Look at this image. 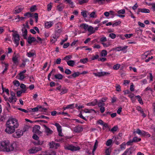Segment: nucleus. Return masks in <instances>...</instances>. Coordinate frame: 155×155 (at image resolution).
Segmentation results:
<instances>
[{
	"label": "nucleus",
	"instance_id": "f257e3e1",
	"mask_svg": "<svg viewBox=\"0 0 155 155\" xmlns=\"http://www.w3.org/2000/svg\"><path fill=\"white\" fill-rule=\"evenodd\" d=\"M14 150L13 144L10 143L8 140L0 141V151L9 152Z\"/></svg>",
	"mask_w": 155,
	"mask_h": 155
},
{
	"label": "nucleus",
	"instance_id": "f03ea898",
	"mask_svg": "<svg viewBox=\"0 0 155 155\" xmlns=\"http://www.w3.org/2000/svg\"><path fill=\"white\" fill-rule=\"evenodd\" d=\"M6 124L12 126L16 128L18 127L19 126L17 120L13 117L10 118L7 121Z\"/></svg>",
	"mask_w": 155,
	"mask_h": 155
},
{
	"label": "nucleus",
	"instance_id": "7ed1b4c3",
	"mask_svg": "<svg viewBox=\"0 0 155 155\" xmlns=\"http://www.w3.org/2000/svg\"><path fill=\"white\" fill-rule=\"evenodd\" d=\"M65 149L72 151H76L79 150L81 148L79 146H74L72 145H68L64 146Z\"/></svg>",
	"mask_w": 155,
	"mask_h": 155
},
{
	"label": "nucleus",
	"instance_id": "20e7f679",
	"mask_svg": "<svg viewBox=\"0 0 155 155\" xmlns=\"http://www.w3.org/2000/svg\"><path fill=\"white\" fill-rule=\"evenodd\" d=\"M6 128L5 130V132L8 134H12L14 133L16 128L12 126L6 124Z\"/></svg>",
	"mask_w": 155,
	"mask_h": 155
},
{
	"label": "nucleus",
	"instance_id": "39448f33",
	"mask_svg": "<svg viewBox=\"0 0 155 155\" xmlns=\"http://www.w3.org/2000/svg\"><path fill=\"white\" fill-rule=\"evenodd\" d=\"M4 97L6 101L8 100V101L11 103H15L16 102L17 100V99L15 96V94L13 92H12L11 93V97H9V99L5 96H4Z\"/></svg>",
	"mask_w": 155,
	"mask_h": 155
},
{
	"label": "nucleus",
	"instance_id": "423d86ee",
	"mask_svg": "<svg viewBox=\"0 0 155 155\" xmlns=\"http://www.w3.org/2000/svg\"><path fill=\"white\" fill-rule=\"evenodd\" d=\"M13 40L15 43L18 46L20 40L19 36L16 32L13 33L12 34Z\"/></svg>",
	"mask_w": 155,
	"mask_h": 155
},
{
	"label": "nucleus",
	"instance_id": "0eeeda50",
	"mask_svg": "<svg viewBox=\"0 0 155 155\" xmlns=\"http://www.w3.org/2000/svg\"><path fill=\"white\" fill-rule=\"evenodd\" d=\"M20 59V56L18 54H14L12 57V61L15 64H18Z\"/></svg>",
	"mask_w": 155,
	"mask_h": 155
},
{
	"label": "nucleus",
	"instance_id": "6e6552de",
	"mask_svg": "<svg viewBox=\"0 0 155 155\" xmlns=\"http://www.w3.org/2000/svg\"><path fill=\"white\" fill-rule=\"evenodd\" d=\"M135 133L140 135L147 136L148 137H150V134L147 132H146L144 131H141L139 129H137L136 131L134 132V134Z\"/></svg>",
	"mask_w": 155,
	"mask_h": 155
},
{
	"label": "nucleus",
	"instance_id": "1a4fd4ad",
	"mask_svg": "<svg viewBox=\"0 0 155 155\" xmlns=\"http://www.w3.org/2000/svg\"><path fill=\"white\" fill-rule=\"evenodd\" d=\"M23 134V131L20 129H18L15 134H13V136L14 137L19 138Z\"/></svg>",
	"mask_w": 155,
	"mask_h": 155
},
{
	"label": "nucleus",
	"instance_id": "9d476101",
	"mask_svg": "<svg viewBox=\"0 0 155 155\" xmlns=\"http://www.w3.org/2000/svg\"><path fill=\"white\" fill-rule=\"evenodd\" d=\"M41 150V147H33L28 150L30 153H34Z\"/></svg>",
	"mask_w": 155,
	"mask_h": 155
},
{
	"label": "nucleus",
	"instance_id": "9b49d317",
	"mask_svg": "<svg viewBox=\"0 0 155 155\" xmlns=\"http://www.w3.org/2000/svg\"><path fill=\"white\" fill-rule=\"evenodd\" d=\"M24 9V7L22 6H18L16 7L13 10V13L17 14L20 12Z\"/></svg>",
	"mask_w": 155,
	"mask_h": 155
},
{
	"label": "nucleus",
	"instance_id": "f8f14e48",
	"mask_svg": "<svg viewBox=\"0 0 155 155\" xmlns=\"http://www.w3.org/2000/svg\"><path fill=\"white\" fill-rule=\"evenodd\" d=\"M110 73L108 72H99L97 73H94L93 74L96 76H98L99 77L104 76L105 75L109 74Z\"/></svg>",
	"mask_w": 155,
	"mask_h": 155
},
{
	"label": "nucleus",
	"instance_id": "ddd939ff",
	"mask_svg": "<svg viewBox=\"0 0 155 155\" xmlns=\"http://www.w3.org/2000/svg\"><path fill=\"white\" fill-rule=\"evenodd\" d=\"M56 127L58 131V135L60 136H63V134L62 133V129L61 126L58 123H56L54 125Z\"/></svg>",
	"mask_w": 155,
	"mask_h": 155
},
{
	"label": "nucleus",
	"instance_id": "4468645a",
	"mask_svg": "<svg viewBox=\"0 0 155 155\" xmlns=\"http://www.w3.org/2000/svg\"><path fill=\"white\" fill-rule=\"evenodd\" d=\"M49 146L51 148H54L57 149L59 147L60 145L58 143H56L53 141H52L49 143Z\"/></svg>",
	"mask_w": 155,
	"mask_h": 155
},
{
	"label": "nucleus",
	"instance_id": "2eb2a0df",
	"mask_svg": "<svg viewBox=\"0 0 155 155\" xmlns=\"http://www.w3.org/2000/svg\"><path fill=\"white\" fill-rule=\"evenodd\" d=\"M54 24L53 21H46L45 23V27L47 28H49L52 26Z\"/></svg>",
	"mask_w": 155,
	"mask_h": 155
},
{
	"label": "nucleus",
	"instance_id": "dca6fc26",
	"mask_svg": "<svg viewBox=\"0 0 155 155\" xmlns=\"http://www.w3.org/2000/svg\"><path fill=\"white\" fill-rule=\"evenodd\" d=\"M43 126L44 127L45 131L47 135H49L52 133L53 131L46 126L44 125Z\"/></svg>",
	"mask_w": 155,
	"mask_h": 155
},
{
	"label": "nucleus",
	"instance_id": "f3484780",
	"mask_svg": "<svg viewBox=\"0 0 155 155\" xmlns=\"http://www.w3.org/2000/svg\"><path fill=\"white\" fill-rule=\"evenodd\" d=\"M40 128V127L39 125H35L33 128V132L35 133H38L39 130Z\"/></svg>",
	"mask_w": 155,
	"mask_h": 155
},
{
	"label": "nucleus",
	"instance_id": "a211bd4d",
	"mask_svg": "<svg viewBox=\"0 0 155 155\" xmlns=\"http://www.w3.org/2000/svg\"><path fill=\"white\" fill-rule=\"evenodd\" d=\"M98 103L97 100V99H95L93 101L90 102L87 104L88 106H94L96 105Z\"/></svg>",
	"mask_w": 155,
	"mask_h": 155
},
{
	"label": "nucleus",
	"instance_id": "6ab92c4d",
	"mask_svg": "<svg viewBox=\"0 0 155 155\" xmlns=\"http://www.w3.org/2000/svg\"><path fill=\"white\" fill-rule=\"evenodd\" d=\"M83 130L82 128L79 126L75 127L74 129V130L75 132L79 133Z\"/></svg>",
	"mask_w": 155,
	"mask_h": 155
},
{
	"label": "nucleus",
	"instance_id": "aec40b11",
	"mask_svg": "<svg viewBox=\"0 0 155 155\" xmlns=\"http://www.w3.org/2000/svg\"><path fill=\"white\" fill-rule=\"evenodd\" d=\"M87 30L90 33V34L94 33V28L91 26L88 25Z\"/></svg>",
	"mask_w": 155,
	"mask_h": 155
},
{
	"label": "nucleus",
	"instance_id": "412c9836",
	"mask_svg": "<svg viewBox=\"0 0 155 155\" xmlns=\"http://www.w3.org/2000/svg\"><path fill=\"white\" fill-rule=\"evenodd\" d=\"M67 64L68 65L71 67H73L75 65V61H74L71 60L67 61Z\"/></svg>",
	"mask_w": 155,
	"mask_h": 155
},
{
	"label": "nucleus",
	"instance_id": "4be33fe9",
	"mask_svg": "<svg viewBox=\"0 0 155 155\" xmlns=\"http://www.w3.org/2000/svg\"><path fill=\"white\" fill-rule=\"evenodd\" d=\"M23 37L25 38H26L27 34V30L25 28H23L22 29Z\"/></svg>",
	"mask_w": 155,
	"mask_h": 155
},
{
	"label": "nucleus",
	"instance_id": "5701e85b",
	"mask_svg": "<svg viewBox=\"0 0 155 155\" xmlns=\"http://www.w3.org/2000/svg\"><path fill=\"white\" fill-rule=\"evenodd\" d=\"M88 25L86 24L83 23L80 25V28L81 29H84L85 31H87Z\"/></svg>",
	"mask_w": 155,
	"mask_h": 155
},
{
	"label": "nucleus",
	"instance_id": "b1692460",
	"mask_svg": "<svg viewBox=\"0 0 155 155\" xmlns=\"http://www.w3.org/2000/svg\"><path fill=\"white\" fill-rule=\"evenodd\" d=\"M127 48V46H125L124 47L119 46L116 48H115V50L117 51H124L125 49H126Z\"/></svg>",
	"mask_w": 155,
	"mask_h": 155
},
{
	"label": "nucleus",
	"instance_id": "393cba45",
	"mask_svg": "<svg viewBox=\"0 0 155 155\" xmlns=\"http://www.w3.org/2000/svg\"><path fill=\"white\" fill-rule=\"evenodd\" d=\"M35 54V51H31L28 52H27L26 55L28 57L30 58L33 56Z\"/></svg>",
	"mask_w": 155,
	"mask_h": 155
},
{
	"label": "nucleus",
	"instance_id": "a878e982",
	"mask_svg": "<svg viewBox=\"0 0 155 155\" xmlns=\"http://www.w3.org/2000/svg\"><path fill=\"white\" fill-rule=\"evenodd\" d=\"M64 1L66 2L71 8H73L74 7V3L72 1V0H64Z\"/></svg>",
	"mask_w": 155,
	"mask_h": 155
},
{
	"label": "nucleus",
	"instance_id": "bb28decb",
	"mask_svg": "<svg viewBox=\"0 0 155 155\" xmlns=\"http://www.w3.org/2000/svg\"><path fill=\"white\" fill-rule=\"evenodd\" d=\"M35 41V38L33 37H29L28 39V42L29 44H31Z\"/></svg>",
	"mask_w": 155,
	"mask_h": 155
},
{
	"label": "nucleus",
	"instance_id": "cd10ccee",
	"mask_svg": "<svg viewBox=\"0 0 155 155\" xmlns=\"http://www.w3.org/2000/svg\"><path fill=\"white\" fill-rule=\"evenodd\" d=\"M100 41L101 44H102V43H105L107 41V38L105 36H103L101 37L100 38Z\"/></svg>",
	"mask_w": 155,
	"mask_h": 155
},
{
	"label": "nucleus",
	"instance_id": "c85d7f7f",
	"mask_svg": "<svg viewBox=\"0 0 155 155\" xmlns=\"http://www.w3.org/2000/svg\"><path fill=\"white\" fill-rule=\"evenodd\" d=\"M121 21L120 20H116L114 21V23L112 24V26L114 27L117 26L121 23Z\"/></svg>",
	"mask_w": 155,
	"mask_h": 155
},
{
	"label": "nucleus",
	"instance_id": "c756f323",
	"mask_svg": "<svg viewBox=\"0 0 155 155\" xmlns=\"http://www.w3.org/2000/svg\"><path fill=\"white\" fill-rule=\"evenodd\" d=\"M100 54L101 57H105L107 54V52L106 50H104L101 51Z\"/></svg>",
	"mask_w": 155,
	"mask_h": 155
},
{
	"label": "nucleus",
	"instance_id": "7c9ffc66",
	"mask_svg": "<svg viewBox=\"0 0 155 155\" xmlns=\"http://www.w3.org/2000/svg\"><path fill=\"white\" fill-rule=\"evenodd\" d=\"M103 47L104 48H107L111 45L110 42L109 41L102 43Z\"/></svg>",
	"mask_w": 155,
	"mask_h": 155
},
{
	"label": "nucleus",
	"instance_id": "2f4dec72",
	"mask_svg": "<svg viewBox=\"0 0 155 155\" xmlns=\"http://www.w3.org/2000/svg\"><path fill=\"white\" fill-rule=\"evenodd\" d=\"M42 107L41 106H38L37 107L31 109V111L33 112H37L39 110V109H42Z\"/></svg>",
	"mask_w": 155,
	"mask_h": 155
},
{
	"label": "nucleus",
	"instance_id": "473e14b6",
	"mask_svg": "<svg viewBox=\"0 0 155 155\" xmlns=\"http://www.w3.org/2000/svg\"><path fill=\"white\" fill-rule=\"evenodd\" d=\"M3 67H5L4 70L3 71L4 72L6 71L8 68V63H4L3 65Z\"/></svg>",
	"mask_w": 155,
	"mask_h": 155
},
{
	"label": "nucleus",
	"instance_id": "72a5a7b5",
	"mask_svg": "<svg viewBox=\"0 0 155 155\" xmlns=\"http://www.w3.org/2000/svg\"><path fill=\"white\" fill-rule=\"evenodd\" d=\"M20 87L22 89V92L25 93L27 90L26 88V86L24 84H21L20 85Z\"/></svg>",
	"mask_w": 155,
	"mask_h": 155
},
{
	"label": "nucleus",
	"instance_id": "f704fd0d",
	"mask_svg": "<svg viewBox=\"0 0 155 155\" xmlns=\"http://www.w3.org/2000/svg\"><path fill=\"white\" fill-rule=\"evenodd\" d=\"M57 38L58 37L56 36L55 34L53 35L51 41L53 43H55L57 41Z\"/></svg>",
	"mask_w": 155,
	"mask_h": 155
},
{
	"label": "nucleus",
	"instance_id": "c9c22d12",
	"mask_svg": "<svg viewBox=\"0 0 155 155\" xmlns=\"http://www.w3.org/2000/svg\"><path fill=\"white\" fill-rule=\"evenodd\" d=\"M98 145V142L97 140H96L94 145V148L92 151L93 155H94V152L97 148Z\"/></svg>",
	"mask_w": 155,
	"mask_h": 155
},
{
	"label": "nucleus",
	"instance_id": "e433bc0d",
	"mask_svg": "<svg viewBox=\"0 0 155 155\" xmlns=\"http://www.w3.org/2000/svg\"><path fill=\"white\" fill-rule=\"evenodd\" d=\"M55 78L58 79H61L63 78V75L61 74H58L54 75Z\"/></svg>",
	"mask_w": 155,
	"mask_h": 155
},
{
	"label": "nucleus",
	"instance_id": "4c0bfd02",
	"mask_svg": "<svg viewBox=\"0 0 155 155\" xmlns=\"http://www.w3.org/2000/svg\"><path fill=\"white\" fill-rule=\"evenodd\" d=\"M135 97L137 98V99L138 101H139V103L140 104H143V102L142 100V99L140 97V96L139 95H137Z\"/></svg>",
	"mask_w": 155,
	"mask_h": 155
},
{
	"label": "nucleus",
	"instance_id": "58836bf2",
	"mask_svg": "<svg viewBox=\"0 0 155 155\" xmlns=\"http://www.w3.org/2000/svg\"><path fill=\"white\" fill-rule=\"evenodd\" d=\"M88 61V59L87 58L84 59H81L80 60V62L83 64H85Z\"/></svg>",
	"mask_w": 155,
	"mask_h": 155
},
{
	"label": "nucleus",
	"instance_id": "ea45409f",
	"mask_svg": "<svg viewBox=\"0 0 155 155\" xmlns=\"http://www.w3.org/2000/svg\"><path fill=\"white\" fill-rule=\"evenodd\" d=\"M2 89L3 92H5L7 95H9V90H8V89H6L5 88H4L2 84Z\"/></svg>",
	"mask_w": 155,
	"mask_h": 155
},
{
	"label": "nucleus",
	"instance_id": "a19ab883",
	"mask_svg": "<svg viewBox=\"0 0 155 155\" xmlns=\"http://www.w3.org/2000/svg\"><path fill=\"white\" fill-rule=\"evenodd\" d=\"M90 16L91 18H96L97 17V15L96 12H92L90 15Z\"/></svg>",
	"mask_w": 155,
	"mask_h": 155
},
{
	"label": "nucleus",
	"instance_id": "79ce46f5",
	"mask_svg": "<svg viewBox=\"0 0 155 155\" xmlns=\"http://www.w3.org/2000/svg\"><path fill=\"white\" fill-rule=\"evenodd\" d=\"M125 13V10L124 9H122L117 11V14H124Z\"/></svg>",
	"mask_w": 155,
	"mask_h": 155
},
{
	"label": "nucleus",
	"instance_id": "37998d69",
	"mask_svg": "<svg viewBox=\"0 0 155 155\" xmlns=\"http://www.w3.org/2000/svg\"><path fill=\"white\" fill-rule=\"evenodd\" d=\"M52 3L51 2L47 6V10L49 12L50 11L52 7Z\"/></svg>",
	"mask_w": 155,
	"mask_h": 155
},
{
	"label": "nucleus",
	"instance_id": "c03bdc74",
	"mask_svg": "<svg viewBox=\"0 0 155 155\" xmlns=\"http://www.w3.org/2000/svg\"><path fill=\"white\" fill-rule=\"evenodd\" d=\"M120 64H117L114 65L113 68L115 70H117L119 69L120 67Z\"/></svg>",
	"mask_w": 155,
	"mask_h": 155
},
{
	"label": "nucleus",
	"instance_id": "a18cd8bd",
	"mask_svg": "<svg viewBox=\"0 0 155 155\" xmlns=\"http://www.w3.org/2000/svg\"><path fill=\"white\" fill-rule=\"evenodd\" d=\"M72 58L71 56L69 55L65 56L63 59L64 60L66 61L67 62V61H69V60L71 59Z\"/></svg>",
	"mask_w": 155,
	"mask_h": 155
},
{
	"label": "nucleus",
	"instance_id": "49530a36",
	"mask_svg": "<svg viewBox=\"0 0 155 155\" xmlns=\"http://www.w3.org/2000/svg\"><path fill=\"white\" fill-rule=\"evenodd\" d=\"M61 92L60 93L61 94H64L66 93L67 92V90L65 88H61Z\"/></svg>",
	"mask_w": 155,
	"mask_h": 155
},
{
	"label": "nucleus",
	"instance_id": "de8ad7c7",
	"mask_svg": "<svg viewBox=\"0 0 155 155\" xmlns=\"http://www.w3.org/2000/svg\"><path fill=\"white\" fill-rule=\"evenodd\" d=\"M72 76L74 78H75L77 77H78L80 74V73L78 72H75L72 74Z\"/></svg>",
	"mask_w": 155,
	"mask_h": 155
},
{
	"label": "nucleus",
	"instance_id": "09e8293b",
	"mask_svg": "<svg viewBox=\"0 0 155 155\" xmlns=\"http://www.w3.org/2000/svg\"><path fill=\"white\" fill-rule=\"evenodd\" d=\"M99 57V56L97 54L95 55H93L91 58V61L94 60L98 59Z\"/></svg>",
	"mask_w": 155,
	"mask_h": 155
},
{
	"label": "nucleus",
	"instance_id": "8fccbe9b",
	"mask_svg": "<svg viewBox=\"0 0 155 155\" xmlns=\"http://www.w3.org/2000/svg\"><path fill=\"white\" fill-rule=\"evenodd\" d=\"M111 151V149L110 148L107 149L105 150V155H110Z\"/></svg>",
	"mask_w": 155,
	"mask_h": 155
},
{
	"label": "nucleus",
	"instance_id": "3c124183",
	"mask_svg": "<svg viewBox=\"0 0 155 155\" xmlns=\"http://www.w3.org/2000/svg\"><path fill=\"white\" fill-rule=\"evenodd\" d=\"M112 143V140L111 139H109L108 140L106 143V145L107 146H109Z\"/></svg>",
	"mask_w": 155,
	"mask_h": 155
},
{
	"label": "nucleus",
	"instance_id": "603ef678",
	"mask_svg": "<svg viewBox=\"0 0 155 155\" xmlns=\"http://www.w3.org/2000/svg\"><path fill=\"white\" fill-rule=\"evenodd\" d=\"M36 6L35 5H34L32 6L30 8V10L31 12H33L35 11L36 9Z\"/></svg>",
	"mask_w": 155,
	"mask_h": 155
},
{
	"label": "nucleus",
	"instance_id": "864d4df0",
	"mask_svg": "<svg viewBox=\"0 0 155 155\" xmlns=\"http://www.w3.org/2000/svg\"><path fill=\"white\" fill-rule=\"evenodd\" d=\"M141 140L140 138H138L137 137H134L133 139V142H137L140 141Z\"/></svg>",
	"mask_w": 155,
	"mask_h": 155
},
{
	"label": "nucleus",
	"instance_id": "5fc2aeb1",
	"mask_svg": "<svg viewBox=\"0 0 155 155\" xmlns=\"http://www.w3.org/2000/svg\"><path fill=\"white\" fill-rule=\"evenodd\" d=\"M13 83L17 87L19 86L20 85L19 81L17 80H15L13 81Z\"/></svg>",
	"mask_w": 155,
	"mask_h": 155
},
{
	"label": "nucleus",
	"instance_id": "6e6d98bb",
	"mask_svg": "<svg viewBox=\"0 0 155 155\" xmlns=\"http://www.w3.org/2000/svg\"><path fill=\"white\" fill-rule=\"evenodd\" d=\"M81 15L84 18H87V12L85 11H83L81 12Z\"/></svg>",
	"mask_w": 155,
	"mask_h": 155
},
{
	"label": "nucleus",
	"instance_id": "4d7b16f0",
	"mask_svg": "<svg viewBox=\"0 0 155 155\" xmlns=\"http://www.w3.org/2000/svg\"><path fill=\"white\" fill-rule=\"evenodd\" d=\"M109 37L112 39H114L116 37V35L113 33H111L109 34Z\"/></svg>",
	"mask_w": 155,
	"mask_h": 155
},
{
	"label": "nucleus",
	"instance_id": "13d9d810",
	"mask_svg": "<svg viewBox=\"0 0 155 155\" xmlns=\"http://www.w3.org/2000/svg\"><path fill=\"white\" fill-rule=\"evenodd\" d=\"M98 103V105L99 107H103L105 106V104L102 102L101 101H99Z\"/></svg>",
	"mask_w": 155,
	"mask_h": 155
},
{
	"label": "nucleus",
	"instance_id": "bf43d9fd",
	"mask_svg": "<svg viewBox=\"0 0 155 155\" xmlns=\"http://www.w3.org/2000/svg\"><path fill=\"white\" fill-rule=\"evenodd\" d=\"M19 79L21 80H22L25 78L24 74H22V73H20L19 74Z\"/></svg>",
	"mask_w": 155,
	"mask_h": 155
},
{
	"label": "nucleus",
	"instance_id": "052dcab7",
	"mask_svg": "<svg viewBox=\"0 0 155 155\" xmlns=\"http://www.w3.org/2000/svg\"><path fill=\"white\" fill-rule=\"evenodd\" d=\"M141 12L145 13H149L150 12V10L146 8H141Z\"/></svg>",
	"mask_w": 155,
	"mask_h": 155
},
{
	"label": "nucleus",
	"instance_id": "680f3d73",
	"mask_svg": "<svg viewBox=\"0 0 155 155\" xmlns=\"http://www.w3.org/2000/svg\"><path fill=\"white\" fill-rule=\"evenodd\" d=\"M67 107L68 109H72L74 108V104H72L68 105L67 106Z\"/></svg>",
	"mask_w": 155,
	"mask_h": 155
},
{
	"label": "nucleus",
	"instance_id": "e2e57ef3",
	"mask_svg": "<svg viewBox=\"0 0 155 155\" xmlns=\"http://www.w3.org/2000/svg\"><path fill=\"white\" fill-rule=\"evenodd\" d=\"M63 8V6L61 5H59L57 7L58 10L59 11H61Z\"/></svg>",
	"mask_w": 155,
	"mask_h": 155
},
{
	"label": "nucleus",
	"instance_id": "0e129e2a",
	"mask_svg": "<svg viewBox=\"0 0 155 155\" xmlns=\"http://www.w3.org/2000/svg\"><path fill=\"white\" fill-rule=\"evenodd\" d=\"M126 148V143L125 142L122 143L120 145V148L122 150H124Z\"/></svg>",
	"mask_w": 155,
	"mask_h": 155
},
{
	"label": "nucleus",
	"instance_id": "69168bd1",
	"mask_svg": "<svg viewBox=\"0 0 155 155\" xmlns=\"http://www.w3.org/2000/svg\"><path fill=\"white\" fill-rule=\"evenodd\" d=\"M24 16H27L28 17H30L32 16H33V14H31L29 12H27L24 15Z\"/></svg>",
	"mask_w": 155,
	"mask_h": 155
},
{
	"label": "nucleus",
	"instance_id": "338daca9",
	"mask_svg": "<svg viewBox=\"0 0 155 155\" xmlns=\"http://www.w3.org/2000/svg\"><path fill=\"white\" fill-rule=\"evenodd\" d=\"M88 1V0H79V3L81 5L82 4L86 3Z\"/></svg>",
	"mask_w": 155,
	"mask_h": 155
},
{
	"label": "nucleus",
	"instance_id": "774afa93",
	"mask_svg": "<svg viewBox=\"0 0 155 155\" xmlns=\"http://www.w3.org/2000/svg\"><path fill=\"white\" fill-rule=\"evenodd\" d=\"M71 71L68 69H66L65 71V73L67 74H70L71 73Z\"/></svg>",
	"mask_w": 155,
	"mask_h": 155
}]
</instances>
